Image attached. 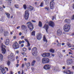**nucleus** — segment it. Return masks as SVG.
I'll use <instances>...</instances> for the list:
<instances>
[{
    "label": "nucleus",
    "instance_id": "45",
    "mask_svg": "<svg viewBox=\"0 0 74 74\" xmlns=\"http://www.w3.org/2000/svg\"><path fill=\"white\" fill-rule=\"evenodd\" d=\"M25 41H26V42H29V41H28V40H27V39H25Z\"/></svg>",
    "mask_w": 74,
    "mask_h": 74
},
{
    "label": "nucleus",
    "instance_id": "41",
    "mask_svg": "<svg viewBox=\"0 0 74 74\" xmlns=\"http://www.w3.org/2000/svg\"><path fill=\"white\" fill-rule=\"evenodd\" d=\"M42 56L43 57H44V58H45V53H43L42 55Z\"/></svg>",
    "mask_w": 74,
    "mask_h": 74
},
{
    "label": "nucleus",
    "instance_id": "49",
    "mask_svg": "<svg viewBox=\"0 0 74 74\" xmlns=\"http://www.w3.org/2000/svg\"><path fill=\"white\" fill-rule=\"evenodd\" d=\"M19 66V64H16V67H18Z\"/></svg>",
    "mask_w": 74,
    "mask_h": 74
},
{
    "label": "nucleus",
    "instance_id": "23",
    "mask_svg": "<svg viewBox=\"0 0 74 74\" xmlns=\"http://www.w3.org/2000/svg\"><path fill=\"white\" fill-rule=\"evenodd\" d=\"M43 41L46 42H47V40L46 39V38H45V35L43 36Z\"/></svg>",
    "mask_w": 74,
    "mask_h": 74
},
{
    "label": "nucleus",
    "instance_id": "46",
    "mask_svg": "<svg viewBox=\"0 0 74 74\" xmlns=\"http://www.w3.org/2000/svg\"><path fill=\"white\" fill-rule=\"evenodd\" d=\"M3 10V8L2 7H0V11H1Z\"/></svg>",
    "mask_w": 74,
    "mask_h": 74
},
{
    "label": "nucleus",
    "instance_id": "54",
    "mask_svg": "<svg viewBox=\"0 0 74 74\" xmlns=\"http://www.w3.org/2000/svg\"><path fill=\"white\" fill-rule=\"evenodd\" d=\"M32 22H34V23H36V21L34 20H32Z\"/></svg>",
    "mask_w": 74,
    "mask_h": 74
},
{
    "label": "nucleus",
    "instance_id": "3",
    "mask_svg": "<svg viewBox=\"0 0 74 74\" xmlns=\"http://www.w3.org/2000/svg\"><path fill=\"white\" fill-rule=\"evenodd\" d=\"M27 25L29 24V25H27L30 31H32L33 30V29L34 28L33 24L30 22H28L27 23Z\"/></svg>",
    "mask_w": 74,
    "mask_h": 74
},
{
    "label": "nucleus",
    "instance_id": "30",
    "mask_svg": "<svg viewBox=\"0 0 74 74\" xmlns=\"http://www.w3.org/2000/svg\"><path fill=\"white\" fill-rule=\"evenodd\" d=\"M5 14L7 16V17L8 18H10V14L7 13H6Z\"/></svg>",
    "mask_w": 74,
    "mask_h": 74
},
{
    "label": "nucleus",
    "instance_id": "15",
    "mask_svg": "<svg viewBox=\"0 0 74 74\" xmlns=\"http://www.w3.org/2000/svg\"><path fill=\"white\" fill-rule=\"evenodd\" d=\"M43 28L45 29L46 31V32L48 33V29H49V26L48 25L45 24Z\"/></svg>",
    "mask_w": 74,
    "mask_h": 74
},
{
    "label": "nucleus",
    "instance_id": "6",
    "mask_svg": "<svg viewBox=\"0 0 74 74\" xmlns=\"http://www.w3.org/2000/svg\"><path fill=\"white\" fill-rule=\"evenodd\" d=\"M66 64L68 66L71 64L73 63V60L72 59H69L66 60Z\"/></svg>",
    "mask_w": 74,
    "mask_h": 74
},
{
    "label": "nucleus",
    "instance_id": "37",
    "mask_svg": "<svg viewBox=\"0 0 74 74\" xmlns=\"http://www.w3.org/2000/svg\"><path fill=\"white\" fill-rule=\"evenodd\" d=\"M23 7L25 10H26V4L24 5H23Z\"/></svg>",
    "mask_w": 74,
    "mask_h": 74
},
{
    "label": "nucleus",
    "instance_id": "56",
    "mask_svg": "<svg viewBox=\"0 0 74 74\" xmlns=\"http://www.w3.org/2000/svg\"><path fill=\"white\" fill-rule=\"evenodd\" d=\"M28 49L29 50V51H30L31 50V48L29 47L28 48Z\"/></svg>",
    "mask_w": 74,
    "mask_h": 74
},
{
    "label": "nucleus",
    "instance_id": "48",
    "mask_svg": "<svg viewBox=\"0 0 74 74\" xmlns=\"http://www.w3.org/2000/svg\"><path fill=\"white\" fill-rule=\"evenodd\" d=\"M25 66V65L23 64L22 65V67L23 68V67H24Z\"/></svg>",
    "mask_w": 74,
    "mask_h": 74
},
{
    "label": "nucleus",
    "instance_id": "57",
    "mask_svg": "<svg viewBox=\"0 0 74 74\" xmlns=\"http://www.w3.org/2000/svg\"><path fill=\"white\" fill-rule=\"evenodd\" d=\"M54 18H55V17H54V16H53L52 18V21H53V19H54Z\"/></svg>",
    "mask_w": 74,
    "mask_h": 74
},
{
    "label": "nucleus",
    "instance_id": "29",
    "mask_svg": "<svg viewBox=\"0 0 74 74\" xmlns=\"http://www.w3.org/2000/svg\"><path fill=\"white\" fill-rule=\"evenodd\" d=\"M35 31H33L32 33V36H35Z\"/></svg>",
    "mask_w": 74,
    "mask_h": 74
},
{
    "label": "nucleus",
    "instance_id": "19",
    "mask_svg": "<svg viewBox=\"0 0 74 74\" xmlns=\"http://www.w3.org/2000/svg\"><path fill=\"white\" fill-rule=\"evenodd\" d=\"M64 73L67 74H73V72H71L69 70L64 71Z\"/></svg>",
    "mask_w": 74,
    "mask_h": 74
},
{
    "label": "nucleus",
    "instance_id": "61",
    "mask_svg": "<svg viewBox=\"0 0 74 74\" xmlns=\"http://www.w3.org/2000/svg\"><path fill=\"white\" fill-rule=\"evenodd\" d=\"M19 36H21L22 35V33L21 32H20L19 34Z\"/></svg>",
    "mask_w": 74,
    "mask_h": 74
},
{
    "label": "nucleus",
    "instance_id": "17",
    "mask_svg": "<svg viewBox=\"0 0 74 74\" xmlns=\"http://www.w3.org/2000/svg\"><path fill=\"white\" fill-rule=\"evenodd\" d=\"M62 34V31L60 29H59L57 31V35L60 36Z\"/></svg>",
    "mask_w": 74,
    "mask_h": 74
},
{
    "label": "nucleus",
    "instance_id": "64",
    "mask_svg": "<svg viewBox=\"0 0 74 74\" xmlns=\"http://www.w3.org/2000/svg\"><path fill=\"white\" fill-rule=\"evenodd\" d=\"M72 67V69H73V70H74V66H73Z\"/></svg>",
    "mask_w": 74,
    "mask_h": 74
},
{
    "label": "nucleus",
    "instance_id": "52",
    "mask_svg": "<svg viewBox=\"0 0 74 74\" xmlns=\"http://www.w3.org/2000/svg\"><path fill=\"white\" fill-rule=\"evenodd\" d=\"M65 45V44L64 43H62V46L64 45Z\"/></svg>",
    "mask_w": 74,
    "mask_h": 74
},
{
    "label": "nucleus",
    "instance_id": "11",
    "mask_svg": "<svg viewBox=\"0 0 74 74\" xmlns=\"http://www.w3.org/2000/svg\"><path fill=\"white\" fill-rule=\"evenodd\" d=\"M21 29L22 30H24L26 32V33H27V27H26V26L24 25H22Z\"/></svg>",
    "mask_w": 74,
    "mask_h": 74
},
{
    "label": "nucleus",
    "instance_id": "32",
    "mask_svg": "<svg viewBox=\"0 0 74 74\" xmlns=\"http://www.w3.org/2000/svg\"><path fill=\"white\" fill-rule=\"evenodd\" d=\"M39 26H40V27H41L42 26V23L40 21L39 23Z\"/></svg>",
    "mask_w": 74,
    "mask_h": 74
},
{
    "label": "nucleus",
    "instance_id": "13",
    "mask_svg": "<svg viewBox=\"0 0 74 74\" xmlns=\"http://www.w3.org/2000/svg\"><path fill=\"white\" fill-rule=\"evenodd\" d=\"M0 70L1 71L2 74H5V71L4 69V68L2 66H0Z\"/></svg>",
    "mask_w": 74,
    "mask_h": 74
},
{
    "label": "nucleus",
    "instance_id": "28",
    "mask_svg": "<svg viewBox=\"0 0 74 74\" xmlns=\"http://www.w3.org/2000/svg\"><path fill=\"white\" fill-rule=\"evenodd\" d=\"M0 58L1 60H3V56L1 54H0Z\"/></svg>",
    "mask_w": 74,
    "mask_h": 74
},
{
    "label": "nucleus",
    "instance_id": "27",
    "mask_svg": "<svg viewBox=\"0 0 74 74\" xmlns=\"http://www.w3.org/2000/svg\"><path fill=\"white\" fill-rule=\"evenodd\" d=\"M66 44H67V45H68V46L69 47H70V48H71V45L69 42H67V43Z\"/></svg>",
    "mask_w": 74,
    "mask_h": 74
},
{
    "label": "nucleus",
    "instance_id": "25",
    "mask_svg": "<svg viewBox=\"0 0 74 74\" xmlns=\"http://www.w3.org/2000/svg\"><path fill=\"white\" fill-rule=\"evenodd\" d=\"M49 51L52 53H54V52H55V50H54V49H51L49 50Z\"/></svg>",
    "mask_w": 74,
    "mask_h": 74
},
{
    "label": "nucleus",
    "instance_id": "42",
    "mask_svg": "<svg viewBox=\"0 0 74 74\" xmlns=\"http://www.w3.org/2000/svg\"><path fill=\"white\" fill-rule=\"evenodd\" d=\"M27 47H30V43H29V42H27Z\"/></svg>",
    "mask_w": 74,
    "mask_h": 74
},
{
    "label": "nucleus",
    "instance_id": "34",
    "mask_svg": "<svg viewBox=\"0 0 74 74\" xmlns=\"http://www.w3.org/2000/svg\"><path fill=\"white\" fill-rule=\"evenodd\" d=\"M57 47H61V43H60L57 44Z\"/></svg>",
    "mask_w": 74,
    "mask_h": 74
},
{
    "label": "nucleus",
    "instance_id": "24",
    "mask_svg": "<svg viewBox=\"0 0 74 74\" xmlns=\"http://www.w3.org/2000/svg\"><path fill=\"white\" fill-rule=\"evenodd\" d=\"M51 54L49 53H45V57H48L50 56Z\"/></svg>",
    "mask_w": 74,
    "mask_h": 74
},
{
    "label": "nucleus",
    "instance_id": "10",
    "mask_svg": "<svg viewBox=\"0 0 74 74\" xmlns=\"http://www.w3.org/2000/svg\"><path fill=\"white\" fill-rule=\"evenodd\" d=\"M42 38V34H41V33H38L36 35V38L38 40H40Z\"/></svg>",
    "mask_w": 74,
    "mask_h": 74
},
{
    "label": "nucleus",
    "instance_id": "59",
    "mask_svg": "<svg viewBox=\"0 0 74 74\" xmlns=\"http://www.w3.org/2000/svg\"><path fill=\"white\" fill-rule=\"evenodd\" d=\"M16 36H14L13 37V38H14V39H16Z\"/></svg>",
    "mask_w": 74,
    "mask_h": 74
},
{
    "label": "nucleus",
    "instance_id": "26",
    "mask_svg": "<svg viewBox=\"0 0 74 74\" xmlns=\"http://www.w3.org/2000/svg\"><path fill=\"white\" fill-rule=\"evenodd\" d=\"M21 43H25V41L23 40L22 41L20 40L19 42V44H21Z\"/></svg>",
    "mask_w": 74,
    "mask_h": 74
},
{
    "label": "nucleus",
    "instance_id": "50",
    "mask_svg": "<svg viewBox=\"0 0 74 74\" xmlns=\"http://www.w3.org/2000/svg\"><path fill=\"white\" fill-rule=\"evenodd\" d=\"M0 32L1 33H3V29H1Z\"/></svg>",
    "mask_w": 74,
    "mask_h": 74
},
{
    "label": "nucleus",
    "instance_id": "55",
    "mask_svg": "<svg viewBox=\"0 0 74 74\" xmlns=\"http://www.w3.org/2000/svg\"><path fill=\"white\" fill-rule=\"evenodd\" d=\"M23 46H24V44H21V47H23Z\"/></svg>",
    "mask_w": 74,
    "mask_h": 74
},
{
    "label": "nucleus",
    "instance_id": "1",
    "mask_svg": "<svg viewBox=\"0 0 74 74\" xmlns=\"http://www.w3.org/2000/svg\"><path fill=\"white\" fill-rule=\"evenodd\" d=\"M8 59L11 61H14L15 60V57L14 54L13 53H11L8 56Z\"/></svg>",
    "mask_w": 74,
    "mask_h": 74
},
{
    "label": "nucleus",
    "instance_id": "4",
    "mask_svg": "<svg viewBox=\"0 0 74 74\" xmlns=\"http://www.w3.org/2000/svg\"><path fill=\"white\" fill-rule=\"evenodd\" d=\"M36 51H37V48L36 47H34L32 49V53L33 56H36L37 55V53Z\"/></svg>",
    "mask_w": 74,
    "mask_h": 74
},
{
    "label": "nucleus",
    "instance_id": "58",
    "mask_svg": "<svg viewBox=\"0 0 74 74\" xmlns=\"http://www.w3.org/2000/svg\"><path fill=\"white\" fill-rule=\"evenodd\" d=\"M24 60L25 61H26V60H27V58H25L24 59Z\"/></svg>",
    "mask_w": 74,
    "mask_h": 74
},
{
    "label": "nucleus",
    "instance_id": "44",
    "mask_svg": "<svg viewBox=\"0 0 74 74\" xmlns=\"http://www.w3.org/2000/svg\"><path fill=\"white\" fill-rule=\"evenodd\" d=\"M40 7H43V3H41L40 5Z\"/></svg>",
    "mask_w": 74,
    "mask_h": 74
},
{
    "label": "nucleus",
    "instance_id": "22",
    "mask_svg": "<svg viewBox=\"0 0 74 74\" xmlns=\"http://www.w3.org/2000/svg\"><path fill=\"white\" fill-rule=\"evenodd\" d=\"M7 65H8V66H9L11 64V62L9 60H8L7 61Z\"/></svg>",
    "mask_w": 74,
    "mask_h": 74
},
{
    "label": "nucleus",
    "instance_id": "7",
    "mask_svg": "<svg viewBox=\"0 0 74 74\" xmlns=\"http://www.w3.org/2000/svg\"><path fill=\"white\" fill-rule=\"evenodd\" d=\"M49 62V59L47 58H43L42 59V63H48Z\"/></svg>",
    "mask_w": 74,
    "mask_h": 74
},
{
    "label": "nucleus",
    "instance_id": "38",
    "mask_svg": "<svg viewBox=\"0 0 74 74\" xmlns=\"http://www.w3.org/2000/svg\"><path fill=\"white\" fill-rule=\"evenodd\" d=\"M45 10H47L48 11L49 10V7H46L45 8Z\"/></svg>",
    "mask_w": 74,
    "mask_h": 74
},
{
    "label": "nucleus",
    "instance_id": "20",
    "mask_svg": "<svg viewBox=\"0 0 74 74\" xmlns=\"http://www.w3.org/2000/svg\"><path fill=\"white\" fill-rule=\"evenodd\" d=\"M10 41V40L9 39H6L5 42V44L6 45H8V44H9V42Z\"/></svg>",
    "mask_w": 74,
    "mask_h": 74
},
{
    "label": "nucleus",
    "instance_id": "35",
    "mask_svg": "<svg viewBox=\"0 0 74 74\" xmlns=\"http://www.w3.org/2000/svg\"><path fill=\"white\" fill-rule=\"evenodd\" d=\"M22 50L23 51H24V52H25L27 50V49L25 48H24Z\"/></svg>",
    "mask_w": 74,
    "mask_h": 74
},
{
    "label": "nucleus",
    "instance_id": "51",
    "mask_svg": "<svg viewBox=\"0 0 74 74\" xmlns=\"http://www.w3.org/2000/svg\"><path fill=\"white\" fill-rule=\"evenodd\" d=\"M20 27H21L20 26H18L16 27V29H19V28H20Z\"/></svg>",
    "mask_w": 74,
    "mask_h": 74
},
{
    "label": "nucleus",
    "instance_id": "36",
    "mask_svg": "<svg viewBox=\"0 0 74 74\" xmlns=\"http://www.w3.org/2000/svg\"><path fill=\"white\" fill-rule=\"evenodd\" d=\"M14 6L16 8H19V5H15Z\"/></svg>",
    "mask_w": 74,
    "mask_h": 74
},
{
    "label": "nucleus",
    "instance_id": "39",
    "mask_svg": "<svg viewBox=\"0 0 74 74\" xmlns=\"http://www.w3.org/2000/svg\"><path fill=\"white\" fill-rule=\"evenodd\" d=\"M30 66V62H28L26 64V66L27 67H29Z\"/></svg>",
    "mask_w": 74,
    "mask_h": 74
},
{
    "label": "nucleus",
    "instance_id": "31",
    "mask_svg": "<svg viewBox=\"0 0 74 74\" xmlns=\"http://www.w3.org/2000/svg\"><path fill=\"white\" fill-rule=\"evenodd\" d=\"M35 63H36V61L34 60L33 62H32V66H34V64Z\"/></svg>",
    "mask_w": 74,
    "mask_h": 74
},
{
    "label": "nucleus",
    "instance_id": "63",
    "mask_svg": "<svg viewBox=\"0 0 74 74\" xmlns=\"http://www.w3.org/2000/svg\"><path fill=\"white\" fill-rule=\"evenodd\" d=\"M18 74H21V71H18Z\"/></svg>",
    "mask_w": 74,
    "mask_h": 74
},
{
    "label": "nucleus",
    "instance_id": "43",
    "mask_svg": "<svg viewBox=\"0 0 74 74\" xmlns=\"http://www.w3.org/2000/svg\"><path fill=\"white\" fill-rule=\"evenodd\" d=\"M36 59L38 61H40V58L38 57L36 58Z\"/></svg>",
    "mask_w": 74,
    "mask_h": 74
},
{
    "label": "nucleus",
    "instance_id": "60",
    "mask_svg": "<svg viewBox=\"0 0 74 74\" xmlns=\"http://www.w3.org/2000/svg\"><path fill=\"white\" fill-rule=\"evenodd\" d=\"M16 53H19V51L17 50L16 51Z\"/></svg>",
    "mask_w": 74,
    "mask_h": 74
},
{
    "label": "nucleus",
    "instance_id": "62",
    "mask_svg": "<svg viewBox=\"0 0 74 74\" xmlns=\"http://www.w3.org/2000/svg\"><path fill=\"white\" fill-rule=\"evenodd\" d=\"M5 69H6V71H8V68H7L6 67H5Z\"/></svg>",
    "mask_w": 74,
    "mask_h": 74
},
{
    "label": "nucleus",
    "instance_id": "47",
    "mask_svg": "<svg viewBox=\"0 0 74 74\" xmlns=\"http://www.w3.org/2000/svg\"><path fill=\"white\" fill-rule=\"evenodd\" d=\"M72 20H74V14L73 15L72 17Z\"/></svg>",
    "mask_w": 74,
    "mask_h": 74
},
{
    "label": "nucleus",
    "instance_id": "14",
    "mask_svg": "<svg viewBox=\"0 0 74 74\" xmlns=\"http://www.w3.org/2000/svg\"><path fill=\"white\" fill-rule=\"evenodd\" d=\"M44 69L45 70H49L50 69V65L48 64H46L43 67Z\"/></svg>",
    "mask_w": 74,
    "mask_h": 74
},
{
    "label": "nucleus",
    "instance_id": "21",
    "mask_svg": "<svg viewBox=\"0 0 74 74\" xmlns=\"http://www.w3.org/2000/svg\"><path fill=\"white\" fill-rule=\"evenodd\" d=\"M64 21L66 23H70V19H66Z\"/></svg>",
    "mask_w": 74,
    "mask_h": 74
},
{
    "label": "nucleus",
    "instance_id": "2",
    "mask_svg": "<svg viewBox=\"0 0 74 74\" xmlns=\"http://www.w3.org/2000/svg\"><path fill=\"white\" fill-rule=\"evenodd\" d=\"M70 29V26L67 24L65 25L64 26V30L65 32H68Z\"/></svg>",
    "mask_w": 74,
    "mask_h": 74
},
{
    "label": "nucleus",
    "instance_id": "9",
    "mask_svg": "<svg viewBox=\"0 0 74 74\" xmlns=\"http://www.w3.org/2000/svg\"><path fill=\"white\" fill-rule=\"evenodd\" d=\"M29 13L28 10H27L25 11V15H24V18L26 20H27L29 18Z\"/></svg>",
    "mask_w": 74,
    "mask_h": 74
},
{
    "label": "nucleus",
    "instance_id": "53",
    "mask_svg": "<svg viewBox=\"0 0 74 74\" xmlns=\"http://www.w3.org/2000/svg\"><path fill=\"white\" fill-rule=\"evenodd\" d=\"M51 56H52L53 57H54V56H55V54H51Z\"/></svg>",
    "mask_w": 74,
    "mask_h": 74
},
{
    "label": "nucleus",
    "instance_id": "5",
    "mask_svg": "<svg viewBox=\"0 0 74 74\" xmlns=\"http://www.w3.org/2000/svg\"><path fill=\"white\" fill-rule=\"evenodd\" d=\"M53 1L54 0H52L50 3V7L51 10H53L55 8V2Z\"/></svg>",
    "mask_w": 74,
    "mask_h": 74
},
{
    "label": "nucleus",
    "instance_id": "16",
    "mask_svg": "<svg viewBox=\"0 0 74 74\" xmlns=\"http://www.w3.org/2000/svg\"><path fill=\"white\" fill-rule=\"evenodd\" d=\"M48 24L50 26H51L52 27H53L55 26L54 23L52 21H49L48 23Z\"/></svg>",
    "mask_w": 74,
    "mask_h": 74
},
{
    "label": "nucleus",
    "instance_id": "18",
    "mask_svg": "<svg viewBox=\"0 0 74 74\" xmlns=\"http://www.w3.org/2000/svg\"><path fill=\"white\" fill-rule=\"evenodd\" d=\"M3 35L5 37L8 36L9 35V33L7 31H5L3 33Z\"/></svg>",
    "mask_w": 74,
    "mask_h": 74
},
{
    "label": "nucleus",
    "instance_id": "12",
    "mask_svg": "<svg viewBox=\"0 0 74 74\" xmlns=\"http://www.w3.org/2000/svg\"><path fill=\"white\" fill-rule=\"evenodd\" d=\"M3 47H4L5 48V46L3 45V43H2L1 48H2V53L4 54L5 53L6 50L5 48H3Z\"/></svg>",
    "mask_w": 74,
    "mask_h": 74
},
{
    "label": "nucleus",
    "instance_id": "8",
    "mask_svg": "<svg viewBox=\"0 0 74 74\" xmlns=\"http://www.w3.org/2000/svg\"><path fill=\"white\" fill-rule=\"evenodd\" d=\"M12 47L14 49H18V48H19V45L16 42H15L14 44H13Z\"/></svg>",
    "mask_w": 74,
    "mask_h": 74
},
{
    "label": "nucleus",
    "instance_id": "33",
    "mask_svg": "<svg viewBox=\"0 0 74 74\" xmlns=\"http://www.w3.org/2000/svg\"><path fill=\"white\" fill-rule=\"evenodd\" d=\"M46 4H49V2H48V0H44Z\"/></svg>",
    "mask_w": 74,
    "mask_h": 74
},
{
    "label": "nucleus",
    "instance_id": "40",
    "mask_svg": "<svg viewBox=\"0 0 74 74\" xmlns=\"http://www.w3.org/2000/svg\"><path fill=\"white\" fill-rule=\"evenodd\" d=\"M29 9H30L31 11H32L33 10V8L31 6H30Z\"/></svg>",
    "mask_w": 74,
    "mask_h": 74
}]
</instances>
